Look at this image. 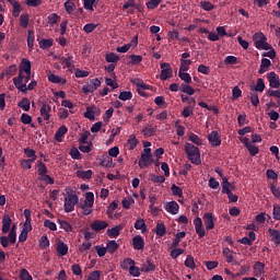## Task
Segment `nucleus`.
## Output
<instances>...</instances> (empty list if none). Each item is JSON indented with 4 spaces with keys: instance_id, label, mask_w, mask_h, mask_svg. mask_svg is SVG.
<instances>
[{
    "instance_id": "obj_1",
    "label": "nucleus",
    "mask_w": 280,
    "mask_h": 280,
    "mask_svg": "<svg viewBox=\"0 0 280 280\" xmlns=\"http://www.w3.org/2000/svg\"><path fill=\"white\" fill-rule=\"evenodd\" d=\"M65 201H63V211L65 213H71L75 211V205L80 202V197L71 188H66Z\"/></svg>"
},
{
    "instance_id": "obj_2",
    "label": "nucleus",
    "mask_w": 280,
    "mask_h": 280,
    "mask_svg": "<svg viewBox=\"0 0 280 280\" xmlns=\"http://www.w3.org/2000/svg\"><path fill=\"white\" fill-rule=\"evenodd\" d=\"M185 152L192 165H200L202 163V160L200 159V149H198V147L186 142Z\"/></svg>"
},
{
    "instance_id": "obj_3",
    "label": "nucleus",
    "mask_w": 280,
    "mask_h": 280,
    "mask_svg": "<svg viewBox=\"0 0 280 280\" xmlns=\"http://www.w3.org/2000/svg\"><path fill=\"white\" fill-rule=\"evenodd\" d=\"M24 217H25V222L19 235V242H27V235L30 231H32V211L30 209H25Z\"/></svg>"
},
{
    "instance_id": "obj_4",
    "label": "nucleus",
    "mask_w": 280,
    "mask_h": 280,
    "mask_svg": "<svg viewBox=\"0 0 280 280\" xmlns=\"http://www.w3.org/2000/svg\"><path fill=\"white\" fill-rule=\"evenodd\" d=\"M93 205H95V195L91 191L85 194V199L80 203L81 213L83 215H91L93 213Z\"/></svg>"
},
{
    "instance_id": "obj_5",
    "label": "nucleus",
    "mask_w": 280,
    "mask_h": 280,
    "mask_svg": "<svg viewBox=\"0 0 280 280\" xmlns=\"http://www.w3.org/2000/svg\"><path fill=\"white\" fill-rule=\"evenodd\" d=\"M253 43L256 49L259 51H268L270 49V44H268V37L264 33L258 32L253 35Z\"/></svg>"
},
{
    "instance_id": "obj_6",
    "label": "nucleus",
    "mask_w": 280,
    "mask_h": 280,
    "mask_svg": "<svg viewBox=\"0 0 280 280\" xmlns=\"http://www.w3.org/2000/svg\"><path fill=\"white\" fill-rule=\"evenodd\" d=\"M18 78H13V80H23L25 78V81L32 80V62L27 59H22V62L20 65Z\"/></svg>"
},
{
    "instance_id": "obj_7",
    "label": "nucleus",
    "mask_w": 280,
    "mask_h": 280,
    "mask_svg": "<svg viewBox=\"0 0 280 280\" xmlns=\"http://www.w3.org/2000/svg\"><path fill=\"white\" fill-rule=\"evenodd\" d=\"M27 82H30V80L25 81L24 79H13V84L15 86V89H18V91H20L21 93H27V91H34V89H36L38 82H36V80H33L30 82V84L27 85Z\"/></svg>"
},
{
    "instance_id": "obj_8",
    "label": "nucleus",
    "mask_w": 280,
    "mask_h": 280,
    "mask_svg": "<svg viewBox=\"0 0 280 280\" xmlns=\"http://www.w3.org/2000/svg\"><path fill=\"white\" fill-rule=\"evenodd\" d=\"M152 159V149H143L141 156L139 159L138 165L141 170H145V167H150V164L153 163Z\"/></svg>"
},
{
    "instance_id": "obj_9",
    "label": "nucleus",
    "mask_w": 280,
    "mask_h": 280,
    "mask_svg": "<svg viewBox=\"0 0 280 280\" xmlns=\"http://www.w3.org/2000/svg\"><path fill=\"white\" fill-rule=\"evenodd\" d=\"M101 86H102V81L98 78H95L86 82L82 86V91L84 95H89V93H95V91H97V89H100Z\"/></svg>"
},
{
    "instance_id": "obj_10",
    "label": "nucleus",
    "mask_w": 280,
    "mask_h": 280,
    "mask_svg": "<svg viewBox=\"0 0 280 280\" xmlns=\"http://www.w3.org/2000/svg\"><path fill=\"white\" fill-rule=\"evenodd\" d=\"M174 75V70H172V66L167 62L161 63V74L160 79L162 82H165V80H170Z\"/></svg>"
},
{
    "instance_id": "obj_11",
    "label": "nucleus",
    "mask_w": 280,
    "mask_h": 280,
    "mask_svg": "<svg viewBox=\"0 0 280 280\" xmlns=\"http://www.w3.org/2000/svg\"><path fill=\"white\" fill-rule=\"evenodd\" d=\"M208 141L211 148H220L222 145V137L218 131H211L208 135Z\"/></svg>"
},
{
    "instance_id": "obj_12",
    "label": "nucleus",
    "mask_w": 280,
    "mask_h": 280,
    "mask_svg": "<svg viewBox=\"0 0 280 280\" xmlns=\"http://www.w3.org/2000/svg\"><path fill=\"white\" fill-rule=\"evenodd\" d=\"M194 226H195V231L198 235V237L201 240L202 237H205V235H207V231L205 230V226L202 225V219L200 217H197L194 219Z\"/></svg>"
},
{
    "instance_id": "obj_13",
    "label": "nucleus",
    "mask_w": 280,
    "mask_h": 280,
    "mask_svg": "<svg viewBox=\"0 0 280 280\" xmlns=\"http://www.w3.org/2000/svg\"><path fill=\"white\" fill-rule=\"evenodd\" d=\"M215 217H213V213L207 212L203 214V222L206 225V231H211L215 228Z\"/></svg>"
},
{
    "instance_id": "obj_14",
    "label": "nucleus",
    "mask_w": 280,
    "mask_h": 280,
    "mask_svg": "<svg viewBox=\"0 0 280 280\" xmlns=\"http://www.w3.org/2000/svg\"><path fill=\"white\" fill-rule=\"evenodd\" d=\"M267 80L271 89H279L280 79H279V74L275 73V71L267 73Z\"/></svg>"
},
{
    "instance_id": "obj_15",
    "label": "nucleus",
    "mask_w": 280,
    "mask_h": 280,
    "mask_svg": "<svg viewBox=\"0 0 280 280\" xmlns=\"http://www.w3.org/2000/svg\"><path fill=\"white\" fill-rule=\"evenodd\" d=\"M165 211L171 213V215H177L178 211H180V206L176 201H168L164 206Z\"/></svg>"
},
{
    "instance_id": "obj_16",
    "label": "nucleus",
    "mask_w": 280,
    "mask_h": 280,
    "mask_svg": "<svg viewBox=\"0 0 280 280\" xmlns=\"http://www.w3.org/2000/svg\"><path fill=\"white\" fill-rule=\"evenodd\" d=\"M144 246H145V241H143L142 235H135L132 237V247L135 250H143Z\"/></svg>"
},
{
    "instance_id": "obj_17",
    "label": "nucleus",
    "mask_w": 280,
    "mask_h": 280,
    "mask_svg": "<svg viewBox=\"0 0 280 280\" xmlns=\"http://www.w3.org/2000/svg\"><path fill=\"white\" fill-rule=\"evenodd\" d=\"M40 117H43L44 121H49L51 117V106L49 104H43L40 109Z\"/></svg>"
},
{
    "instance_id": "obj_18",
    "label": "nucleus",
    "mask_w": 280,
    "mask_h": 280,
    "mask_svg": "<svg viewBox=\"0 0 280 280\" xmlns=\"http://www.w3.org/2000/svg\"><path fill=\"white\" fill-rule=\"evenodd\" d=\"M266 273V265L261 261H256L254 265V277H264Z\"/></svg>"
},
{
    "instance_id": "obj_19",
    "label": "nucleus",
    "mask_w": 280,
    "mask_h": 280,
    "mask_svg": "<svg viewBox=\"0 0 280 280\" xmlns=\"http://www.w3.org/2000/svg\"><path fill=\"white\" fill-rule=\"evenodd\" d=\"M48 81L52 84H67V79L58 74L51 73V71L48 72Z\"/></svg>"
},
{
    "instance_id": "obj_20",
    "label": "nucleus",
    "mask_w": 280,
    "mask_h": 280,
    "mask_svg": "<svg viewBox=\"0 0 280 280\" xmlns=\"http://www.w3.org/2000/svg\"><path fill=\"white\" fill-rule=\"evenodd\" d=\"M271 65H272V61H270V59L262 58L260 61V67H259L258 73H260V74L266 73L267 71L270 70Z\"/></svg>"
},
{
    "instance_id": "obj_21",
    "label": "nucleus",
    "mask_w": 280,
    "mask_h": 280,
    "mask_svg": "<svg viewBox=\"0 0 280 280\" xmlns=\"http://www.w3.org/2000/svg\"><path fill=\"white\" fill-rule=\"evenodd\" d=\"M69 253V245H67L65 242L59 241L57 243V254L59 257H65Z\"/></svg>"
},
{
    "instance_id": "obj_22",
    "label": "nucleus",
    "mask_w": 280,
    "mask_h": 280,
    "mask_svg": "<svg viewBox=\"0 0 280 280\" xmlns=\"http://www.w3.org/2000/svg\"><path fill=\"white\" fill-rule=\"evenodd\" d=\"M67 132H69V129L67 128V126L62 125V126L59 127V129L56 131V133H55V140H57L58 143H62V138L65 137V135H67Z\"/></svg>"
},
{
    "instance_id": "obj_23",
    "label": "nucleus",
    "mask_w": 280,
    "mask_h": 280,
    "mask_svg": "<svg viewBox=\"0 0 280 280\" xmlns=\"http://www.w3.org/2000/svg\"><path fill=\"white\" fill-rule=\"evenodd\" d=\"M107 228H108V223L106 221L96 220L91 224L92 231H96V232L104 231V229H107Z\"/></svg>"
},
{
    "instance_id": "obj_24",
    "label": "nucleus",
    "mask_w": 280,
    "mask_h": 280,
    "mask_svg": "<svg viewBox=\"0 0 280 280\" xmlns=\"http://www.w3.org/2000/svg\"><path fill=\"white\" fill-rule=\"evenodd\" d=\"M12 226V218L9 214H4L2 218V233H8Z\"/></svg>"
},
{
    "instance_id": "obj_25",
    "label": "nucleus",
    "mask_w": 280,
    "mask_h": 280,
    "mask_svg": "<svg viewBox=\"0 0 280 280\" xmlns=\"http://www.w3.org/2000/svg\"><path fill=\"white\" fill-rule=\"evenodd\" d=\"M122 229H124L122 225H116L112 229H107L108 237H119Z\"/></svg>"
},
{
    "instance_id": "obj_26",
    "label": "nucleus",
    "mask_w": 280,
    "mask_h": 280,
    "mask_svg": "<svg viewBox=\"0 0 280 280\" xmlns=\"http://www.w3.org/2000/svg\"><path fill=\"white\" fill-rule=\"evenodd\" d=\"M268 232H269V235H270L272 242H275V244L277 246H279V244H280V231L270 228L268 230Z\"/></svg>"
},
{
    "instance_id": "obj_27",
    "label": "nucleus",
    "mask_w": 280,
    "mask_h": 280,
    "mask_svg": "<svg viewBox=\"0 0 280 280\" xmlns=\"http://www.w3.org/2000/svg\"><path fill=\"white\" fill-rule=\"evenodd\" d=\"M100 0H83V8L88 10V12H95V3Z\"/></svg>"
},
{
    "instance_id": "obj_28",
    "label": "nucleus",
    "mask_w": 280,
    "mask_h": 280,
    "mask_svg": "<svg viewBox=\"0 0 280 280\" xmlns=\"http://www.w3.org/2000/svg\"><path fill=\"white\" fill-rule=\"evenodd\" d=\"M57 223L59 224L60 229L66 231V233H71V231H73V226L71 223H69V221L58 219Z\"/></svg>"
},
{
    "instance_id": "obj_29",
    "label": "nucleus",
    "mask_w": 280,
    "mask_h": 280,
    "mask_svg": "<svg viewBox=\"0 0 280 280\" xmlns=\"http://www.w3.org/2000/svg\"><path fill=\"white\" fill-rule=\"evenodd\" d=\"M102 167H113V158L108 156V154H103L101 158Z\"/></svg>"
},
{
    "instance_id": "obj_30",
    "label": "nucleus",
    "mask_w": 280,
    "mask_h": 280,
    "mask_svg": "<svg viewBox=\"0 0 280 280\" xmlns=\"http://www.w3.org/2000/svg\"><path fill=\"white\" fill-rule=\"evenodd\" d=\"M77 176L83 180H89L93 177V171H77Z\"/></svg>"
},
{
    "instance_id": "obj_31",
    "label": "nucleus",
    "mask_w": 280,
    "mask_h": 280,
    "mask_svg": "<svg viewBox=\"0 0 280 280\" xmlns=\"http://www.w3.org/2000/svg\"><path fill=\"white\" fill-rule=\"evenodd\" d=\"M106 248L107 253H110V255H113V253H117V250L119 249V245L117 241H109L106 244Z\"/></svg>"
},
{
    "instance_id": "obj_32",
    "label": "nucleus",
    "mask_w": 280,
    "mask_h": 280,
    "mask_svg": "<svg viewBox=\"0 0 280 280\" xmlns=\"http://www.w3.org/2000/svg\"><path fill=\"white\" fill-rule=\"evenodd\" d=\"M165 233H167L165 223H163V222L158 223L155 226V235H158V237H163V235H165Z\"/></svg>"
},
{
    "instance_id": "obj_33",
    "label": "nucleus",
    "mask_w": 280,
    "mask_h": 280,
    "mask_svg": "<svg viewBox=\"0 0 280 280\" xmlns=\"http://www.w3.org/2000/svg\"><path fill=\"white\" fill-rule=\"evenodd\" d=\"M135 229L137 231H141V233H145V231H148V228L145 225V220L143 219H138L136 222H135Z\"/></svg>"
},
{
    "instance_id": "obj_34",
    "label": "nucleus",
    "mask_w": 280,
    "mask_h": 280,
    "mask_svg": "<svg viewBox=\"0 0 280 280\" xmlns=\"http://www.w3.org/2000/svg\"><path fill=\"white\" fill-rule=\"evenodd\" d=\"M186 70H178V78L186 84H191V74L185 72Z\"/></svg>"
},
{
    "instance_id": "obj_35",
    "label": "nucleus",
    "mask_w": 280,
    "mask_h": 280,
    "mask_svg": "<svg viewBox=\"0 0 280 280\" xmlns=\"http://www.w3.org/2000/svg\"><path fill=\"white\" fill-rule=\"evenodd\" d=\"M265 90H266V83L264 82V79L261 78L257 79L254 91H256V93H264Z\"/></svg>"
},
{
    "instance_id": "obj_36",
    "label": "nucleus",
    "mask_w": 280,
    "mask_h": 280,
    "mask_svg": "<svg viewBox=\"0 0 280 280\" xmlns=\"http://www.w3.org/2000/svg\"><path fill=\"white\" fill-rule=\"evenodd\" d=\"M184 264L186 268H189L190 270H196V260H194V256L187 255Z\"/></svg>"
},
{
    "instance_id": "obj_37",
    "label": "nucleus",
    "mask_w": 280,
    "mask_h": 280,
    "mask_svg": "<svg viewBox=\"0 0 280 280\" xmlns=\"http://www.w3.org/2000/svg\"><path fill=\"white\" fill-rule=\"evenodd\" d=\"M19 108H23L25 113H30L31 103L30 98L24 97L22 101L18 104Z\"/></svg>"
},
{
    "instance_id": "obj_38",
    "label": "nucleus",
    "mask_w": 280,
    "mask_h": 280,
    "mask_svg": "<svg viewBox=\"0 0 280 280\" xmlns=\"http://www.w3.org/2000/svg\"><path fill=\"white\" fill-rule=\"evenodd\" d=\"M133 266H135V260H132V258H125L120 262V267L122 268V270H129V268H132Z\"/></svg>"
},
{
    "instance_id": "obj_39",
    "label": "nucleus",
    "mask_w": 280,
    "mask_h": 280,
    "mask_svg": "<svg viewBox=\"0 0 280 280\" xmlns=\"http://www.w3.org/2000/svg\"><path fill=\"white\" fill-rule=\"evenodd\" d=\"M179 90L182 93H186V95H194L196 93V90L189 83L180 85Z\"/></svg>"
},
{
    "instance_id": "obj_40",
    "label": "nucleus",
    "mask_w": 280,
    "mask_h": 280,
    "mask_svg": "<svg viewBox=\"0 0 280 280\" xmlns=\"http://www.w3.org/2000/svg\"><path fill=\"white\" fill-rule=\"evenodd\" d=\"M142 135L144 137H154V135H156V127H152V126L144 127L142 130Z\"/></svg>"
},
{
    "instance_id": "obj_41",
    "label": "nucleus",
    "mask_w": 280,
    "mask_h": 280,
    "mask_svg": "<svg viewBox=\"0 0 280 280\" xmlns=\"http://www.w3.org/2000/svg\"><path fill=\"white\" fill-rule=\"evenodd\" d=\"M127 143H128L129 150H135L137 148V144L139 143V141L137 140V136L130 135L127 140Z\"/></svg>"
},
{
    "instance_id": "obj_42",
    "label": "nucleus",
    "mask_w": 280,
    "mask_h": 280,
    "mask_svg": "<svg viewBox=\"0 0 280 280\" xmlns=\"http://www.w3.org/2000/svg\"><path fill=\"white\" fill-rule=\"evenodd\" d=\"M118 100H120L121 102H128V101L132 100V92H130V91L120 92L118 95Z\"/></svg>"
},
{
    "instance_id": "obj_43",
    "label": "nucleus",
    "mask_w": 280,
    "mask_h": 280,
    "mask_svg": "<svg viewBox=\"0 0 280 280\" xmlns=\"http://www.w3.org/2000/svg\"><path fill=\"white\" fill-rule=\"evenodd\" d=\"M20 25L21 27H27V25H30V14L27 13H22L20 15Z\"/></svg>"
},
{
    "instance_id": "obj_44",
    "label": "nucleus",
    "mask_w": 280,
    "mask_h": 280,
    "mask_svg": "<svg viewBox=\"0 0 280 280\" xmlns=\"http://www.w3.org/2000/svg\"><path fill=\"white\" fill-rule=\"evenodd\" d=\"M185 235H187V233H185V232L176 233L175 238L172 243L173 248H177V246L180 244V240H183V237H185Z\"/></svg>"
},
{
    "instance_id": "obj_45",
    "label": "nucleus",
    "mask_w": 280,
    "mask_h": 280,
    "mask_svg": "<svg viewBox=\"0 0 280 280\" xmlns=\"http://www.w3.org/2000/svg\"><path fill=\"white\" fill-rule=\"evenodd\" d=\"M153 270H156V266L151 261H147V264L141 267L142 272H153Z\"/></svg>"
},
{
    "instance_id": "obj_46",
    "label": "nucleus",
    "mask_w": 280,
    "mask_h": 280,
    "mask_svg": "<svg viewBox=\"0 0 280 280\" xmlns=\"http://www.w3.org/2000/svg\"><path fill=\"white\" fill-rule=\"evenodd\" d=\"M61 62L67 67V69H71V67H73V56L68 55L67 57H62Z\"/></svg>"
},
{
    "instance_id": "obj_47",
    "label": "nucleus",
    "mask_w": 280,
    "mask_h": 280,
    "mask_svg": "<svg viewBox=\"0 0 280 280\" xmlns=\"http://www.w3.org/2000/svg\"><path fill=\"white\" fill-rule=\"evenodd\" d=\"M63 5H65V10H66L67 14H73L75 3H73L72 0H67Z\"/></svg>"
},
{
    "instance_id": "obj_48",
    "label": "nucleus",
    "mask_w": 280,
    "mask_h": 280,
    "mask_svg": "<svg viewBox=\"0 0 280 280\" xmlns=\"http://www.w3.org/2000/svg\"><path fill=\"white\" fill-rule=\"evenodd\" d=\"M93 246V243L91 241H85L81 245H79L80 253H86L88 250H91V247Z\"/></svg>"
},
{
    "instance_id": "obj_49",
    "label": "nucleus",
    "mask_w": 280,
    "mask_h": 280,
    "mask_svg": "<svg viewBox=\"0 0 280 280\" xmlns=\"http://www.w3.org/2000/svg\"><path fill=\"white\" fill-rule=\"evenodd\" d=\"M161 1L163 0H149L145 5L148 8V10H156V8H159V5H161Z\"/></svg>"
},
{
    "instance_id": "obj_50",
    "label": "nucleus",
    "mask_w": 280,
    "mask_h": 280,
    "mask_svg": "<svg viewBox=\"0 0 280 280\" xmlns=\"http://www.w3.org/2000/svg\"><path fill=\"white\" fill-rule=\"evenodd\" d=\"M190 65H191V59H180L179 71H189Z\"/></svg>"
},
{
    "instance_id": "obj_51",
    "label": "nucleus",
    "mask_w": 280,
    "mask_h": 280,
    "mask_svg": "<svg viewBox=\"0 0 280 280\" xmlns=\"http://www.w3.org/2000/svg\"><path fill=\"white\" fill-rule=\"evenodd\" d=\"M106 62H119V55L109 52L105 56Z\"/></svg>"
},
{
    "instance_id": "obj_52",
    "label": "nucleus",
    "mask_w": 280,
    "mask_h": 280,
    "mask_svg": "<svg viewBox=\"0 0 280 280\" xmlns=\"http://www.w3.org/2000/svg\"><path fill=\"white\" fill-rule=\"evenodd\" d=\"M96 28H97V24L88 23L83 26V32H85V34H92V32H95Z\"/></svg>"
},
{
    "instance_id": "obj_53",
    "label": "nucleus",
    "mask_w": 280,
    "mask_h": 280,
    "mask_svg": "<svg viewBox=\"0 0 280 280\" xmlns=\"http://www.w3.org/2000/svg\"><path fill=\"white\" fill-rule=\"evenodd\" d=\"M54 45V39H42L39 42L40 49H49Z\"/></svg>"
},
{
    "instance_id": "obj_54",
    "label": "nucleus",
    "mask_w": 280,
    "mask_h": 280,
    "mask_svg": "<svg viewBox=\"0 0 280 280\" xmlns=\"http://www.w3.org/2000/svg\"><path fill=\"white\" fill-rule=\"evenodd\" d=\"M9 242L11 244H16V226H12L9 232Z\"/></svg>"
},
{
    "instance_id": "obj_55",
    "label": "nucleus",
    "mask_w": 280,
    "mask_h": 280,
    "mask_svg": "<svg viewBox=\"0 0 280 280\" xmlns=\"http://www.w3.org/2000/svg\"><path fill=\"white\" fill-rule=\"evenodd\" d=\"M85 119H90V121H95V112L91 107H86L84 113Z\"/></svg>"
},
{
    "instance_id": "obj_56",
    "label": "nucleus",
    "mask_w": 280,
    "mask_h": 280,
    "mask_svg": "<svg viewBox=\"0 0 280 280\" xmlns=\"http://www.w3.org/2000/svg\"><path fill=\"white\" fill-rule=\"evenodd\" d=\"M39 248L42 249L49 248V238L47 237V235H43L39 238Z\"/></svg>"
},
{
    "instance_id": "obj_57",
    "label": "nucleus",
    "mask_w": 280,
    "mask_h": 280,
    "mask_svg": "<svg viewBox=\"0 0 280 280\" xmlns=\"http://www.w3.org/2000/svg\"><path fill=\"white\" fill-rule=\"evenodd\" d=\"M189 141H191V143H195V145H202V140L200 137H198V135L196 133H191L188 137Z\"/></svg>"
},
{
    "instance_id": "obj_58",
    "label": "nucleus",
    "mask_w": 280,
    "mask_h": 280,
    "mask_svg": "<svg viewBox=\"0 0 280 280\" xmlns=\"http://www.w3.org/2000/svg\"><path fill=\"white\" fill-rule=\"evenodd\" d=\"M34 31H28V35H27V47L28 49H34Z\"/></svg>"
},
{
    "instance_id": "obj_59",
    "label": "nucleus",
    "mask_w": 280,
    "mask_h": 280,
    "mask_svg": "<svg viewBox=\"0 0 280 280\" xmlns=\"http://www.w3.org/2000/svg\"><path fill=\"white\" fill-rule=\"evenodd\" d=\"M222 194H231V183L229 182V179H223Z\"/></svg>"
},
{
    "instance_id": "obj_60",
    "label": "nucleus",
    "mask_w": 280,
    "mask_h": 280,
    "mask_svg": "<svg viewBox=\"0 0 280 280\" xmlns=\"http://www.w3.org/2000/svg\"><path fill=\"white\" fill-rule=\"evenodd\" d=\"M20 280H34L32 278V275H30V271H27V269H22L20 271Z\"/></svg>"
},
{
    "instance_id": "obj_61",
    "label": "nucleus",
    "mask_w": 280,
    "mask_h": 280,
    "mask_svg": "<svg viewBox=\"0 0 280 280\" xmlns=\"http://www.w3.org/2000/svg\"><path fill=\"white\" fill-rule=\"evenodd\" d=\"M38 175L39 176H47V166L43 162H38Z\"/></svg>"
},
{
    "instance_id": "obj_62",
    "label": "nucleus",
    "mask_w": 280,
    "mask_h": 280,
    "mask_svg": "<svg viewBox=\"0 0 280 280\" xmlns=\"http://www.w3.org/2000/svg\"><path fill=\"white\" fill-rule=\"evenodd\" d=\"M272 217H273V220L280 221V206H279V203L273 205Z\"/></svg>"
},
{
    "instance_id": "obj_63",
    "label": "nucleus",
    "mask_w": 280,
    "mask_h": 280,
    "mask_svg": "<svg viewBox=\"0 0 280 280\" xmlns=\"http://www.w3.org/2000/svg\"><path fill=\"white\" fill-rule=\"evenodd\" d=\"M48 24L49 25H56V23H58L60 16H58L56 13H51L50 15H48Z\"/></svg>"
},
{
    "instance_id": "obj_64",
    "label": "nucleus",
    "mask_w": 280,
    "mask_h": 280,
    "mask_svg": "<svg viewBox=\"0 0 280 280\" xmlns=\"http://www.w3.org/2000/svg\"><path fill=\"white\" fill-rule=\"evenodd\" d=\"M270 190H271L272 196H275V198H277V200H280V188L276 185H271Z\"/></svg>"
}]
</instances>
